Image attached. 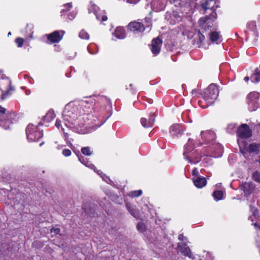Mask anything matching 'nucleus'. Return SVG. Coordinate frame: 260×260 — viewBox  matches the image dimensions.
I'll return each mask as SVG.
<instances>
[{"label": "nucleus", "instance_id": "40", "mask_svg": "<svg viewBox=\"0 0 260 260\" xmlns=\"http://www.w3.org/2000/svg\"><path fill=\"white\" fill-rule=\"evenodd\" d=\"M145 21L147 23V24L145 26V28L148 27L151 25V19L150 18L146 17L145 18Z\"/></svg>", "mask_w": 260, "mask_h": 260}, {"label": "nucleus", "instance_id": "11", "mask_svg": "<svg viewBox=\"0 0 260 260\" xmlns=\"http://www.w3.org/2000/svg\"><path fill=\"white\" fill-rule=\"evenodd\" d=\"M169 131L173 138H178L183 134L184 128L181 125L174 124L170 126Z\"/></svg>", "mask_w": 260, "mask_h": 260}, {"label": "nucleus", "instance_id": "31", "mask_svg": "<svg viewBox=\"0 0 260 260\" xmlns=\"http://www.w3.org/2000/svg\"><path fill=\"white\" fill-rule=\"evenodd\" d=\"M79 37L82 39L88 40L89 39V35L84 29H82L79 32Z\"/></svg>", "mask_w": 260, "mask_h": 260}, {"label": "nucleus", "instance_id": "46", "mask_svg": "<svg viewBox=\"0 0 260 260\" xmlns=\"http://www.w3.org/2000/svg\"><path fill=\"white\" fill-rule=\"evenodd\" d=\"M108 19V17L106 15H102V17L101 18V19L99 20V21L101 22H104L107 21Z\"/></svg>", "mask_w": 260, "mask_h": 260}, {"label": "nucleus", "instance_id": "19", "mask_svg": "<svg viewBox=\"0 0 260 260\" xmlns=\"http://www.w3.org/2000/svg\"><path fill=\"white\" fill-rule=\"evenodd\" d=\"M194 144L193 143V140L189 138L188 142L184 146V150L183 152V155L186 156V154L191 152L194 149Z\"/></svg>", "mask_w": 260, "mask_h": 260}, {"label": "nucleus", "instance_id": "55", "mask_svg": "<svg viewBox=\"0 0 260 260\" xmlns=\"http://www.w3.org/2000/svg\"><path fill=\"white\" fill-rule=\"evenodd\" d=\"M129 0H128V1H129Z\"/></svg>", "mask_w": 260, "mask_h": 260}, {"label": "nucleus", "instance_id": "45", "mask_svg": "<svg viewBox=\"0 0 260 260\" xmlns=\"http://www.w3.org/2000/svg\"><path fill=\"white\" fill-rule=\"evenodd\" d=\"M62 131L63 132V136H64V140L67 142H68L69 141L68 139L69 137V135L68 133L64 132V128H62Z\"/></svg>", "mask_w": 260, "mask_h": 260}, {"label": "nucleus", "instance_id": "28", "mask_svg": "<svg viewBox=\"0 0 260 260\" xmlns=\"http://www.w3.org/2000/svg\"><path fill=\"white\" fill-rule=\"evenodd\" d=\"M127 208L131 214L137 219L140 217V215L137 210L132 207L126 205Z\"/></svg>", "mask_w": 260, "mask_h": 260}, {"label": "nucleus", "instance_id": "14", "mask_svg": "<svg viewBox=\"0 0 260 260\" xmlns=\"http://www.w3.org/2000/svg\"><path fill=\"white\" fill-rule=\"evenodd\" d=\"M189 155L186 154L185 157L186 159L191 164L199 163L202 158V155L197 151L195 150L190 153Z\"/></svg>", "mask_w": 260, "mask_h": 260}, {"label": "nucleus", "instance_id": "2", "mask_svg": "<svg viewBox=\"0 0 260 260\" xmlns=\"http://www.w3.org/2000/svg\"><path fill=\"white\" fill-rule=\"evenodd\" d=\"M219 94V89L216 84H210L203 93V100L198 101L200 107L205 109L213 104L216 100Z\"/></svg>", "mask_w": 260, "mask_h": 260}, {"label": "nucleus", "instance_id": "39", "mask_svg": "<svg viewBox=\"0 0 260 260\" xmlns=\"http://www.w3.org/2000/svg\"><path fill=\"white\" fill-rule=\"evenodd\" d=\"M46 116L48 118H50L51 119H54L55 118V114L53 111H49L47 114Z\"/></svg>", "mask_w": 260, "mask_h": 260}, {"label": "nucleus", "instance_id": "30", "mask_svg": "<svg viewBox=\"0 0 260 260\" xmlns=\"http://www.w3.org/2000/svg\"><path fill=\"white\" fill-rule=\"evenodd\" d=\"M142 194V191L141 190H138L131 191L128 196L132 198H137L141 196Z\"/></svg>", "mask_w": 260, "mask_h": 260}, {"label": "nucleus", "instance_id": "12", "mask_svg": "<svg viewBox=\"0 0 260 260\" xmlns=\"http://www.w3.org/2000/svg\"><path fill=\"white\" fill-rule=\"evenodd\" d=\"M127 28L131 31L136 32L137 33H142L145 29L144 25L142 23L138 21L130 22L127 25Z\"/></svg>", "mask_w": 260, "mask_h": 260}, {"label": "nucleus", "instance_id": "16", "mask_svg": "<svg viewBox=\"0 0 260 260\" xmlns=\"http://www.w3.org/2000/svg\"><path fill=\"white\" fill-rule=\"evenodd\" d=\"M202 139L204 143H209L215 139V134L212 131L202 132L201 133Z\"/></svg>", "mask_w": 260, "mask_h": 260}, {"label": "nucleus", "instance_id": "36", "mask_svg": "<svg viewBox=\"0 0 260 260\" xmlns=\"http://www.w3.org/2000/svg\"><path fill=\"white\" fill-rule=\"evenodd\" d=\"M137 229L139 231H140L141 232H143L145 231V230L146 229V226H145V225L143 223L139 222L137 225Z\"/></svg>", "mask_w": 260, "mask_h": 260}, {"label": "nucleus", "instance_id": "38", "mask_svg": "<svg viewBox=\"0 0 260 260\" xmlns=\"http://www.w3.org/2000/svg\"><path fill=\"white\" fill-rule=\"evenodd\" d=\"M192 95L195 96H199L200 95H201L202 94L199 91V90L197 89H193L192 90L191 92Z\"/></svg>", "mask_w": 260, "mask_h": 260}, {"label": "nucleus", "instance_id": "10", "mask_svg": "<svg viewBox=\"0 0 260 260\" xmlns=\"http://www.w3.org/2000/svg\"><path fill=\"white\" fill-rule=\"evenodd\" d=\"M220 0H206L201 4V7L205 12L210 10L212 12H216V9L220 7Z\"/></svg>", "mask_w": 260, "mask_h": 260}, {"label": "nucleus", "instance_id": "32", "mask_svg": "<svg viewBox=\"0 0 260 260\" xmlns=\"http://www.w3.org/2000/svg\"><path fill=\"white\" fill-rule=\"evenodd\" d=\"M252 177L255 182L260 183V172L257 171H255L253 173Z\"/></svg>", "mask_w": 260, "mask_h": 260}, {"label": "nucleus", "instance_id": "26", "mask_svg": "<svg viewBox=\"0 0 260 260\" xmlns=\"http://www.w3.org/2000/svg\"><path fill=\"white\" fill-rule=\"evenodd\" d=\"M213 196L216 201L221 200L223 196V191L219 190H215L213 193Z\"/></svg>", "mask_w": 260, "mask_h": 260}, {"label": "nucleus", "instance_id": "42", "mask_svg": "<svg viewBox=\"0 0 260 260\" xmlns=\"http://www.w3.org/2000/svg\"><path fill=\"white\" fill-rule=\"evenodd\" d=\"M192 175L197 177H199V172L197 168H194L192 171Z\"/></svg>", "mask_w": 260, "mask_h": 260}, {"label": "nucleus", "instance_id": "44", "mask_svg": "<svg viewBox=\"0 0 260 260\" xmlns=\"http://www.w3.org/2000/svg\"><path fill=\"white\" fill-rule=\"evenodd\" d=\"M250 209L253 212V215L254 216H256V213L257 212V210L256 209H255L254 207H253L252 205H250Z\"/></svg>", "mask_w": 260, "mask_h": 260}, {"label": "nucleus", "instance_id": "15", "mask_svg": "<svg viewBox=\"0 0 260 260\" xmlns=\"http://www.w3.org/2000/svg\"><path fill=\"white\" fill-rule=\"evenodd\" d=\"M155 119L154 113L150 114L148 119L145 118H141L140 122L142 126L145 128H149L153 126Z\"/></svg>", "mask_w": 260, "mask_h": 260}, {"label": "nucleus", "instance_id": "24", "mask_svg": "<svg viewBox=\"0 0 260 260\" xmlns=\"http://www.w3.org/2000/svg\"><path fill=\"white\" fill-rule=\"evenodd\" d=\"M93 9L94 10V13L95 14L96 16V19L99 20L101 19V18L102 17V15H104L103 13H98L96 12V10L99 9V7L95 5H91L90 7H89L88 10L89 12L90 13L91 11V9Z\"/></svg>", "mask_w": 260, "mask_h": 260}, {"label": "nucleus", "instance_id": "21", "mask_svg": "<svg viewBox=\"0 0 260 260\" xmlns=\"http://www.w3.org/2000/svg\"><path fill=\"white\" fill-rule=\"evenodd\" d=\"M241 189L243 191L245 194H249L252 192V188L249 183L245 182H243L241 185Z\"/></svg>", "mask_w": 260, "mask_h": 260}, {"label": "nucleus", "instance_id": "4", "mask_svg": "<svg viewBox=\"0 0 260 260\" xmlns=\"http://www.w3.org/2000/svg\"><path fill=\"white\" fill-rule=\"evenodd\" d=\"M217 17V15L216 12H211L208 15L201 17L198 20L199 29L201 30V31L206 32L210 30L213 26L214 21Z\"/></svg>", "mask_w": 260, "mask_h": 260}, {"label": "nucleus", "instance_id": "20", "mask_svg": "<svg viewBox=\"0 0 260 260\" xmlns=\"http://www.w3.org/2000/svg\"><path fill=\"white\" fill-rule=\"evenodd\" d=\"M114 36L119 39H123L125 38L126 34L124 28L121 26L117 27L114 32Z\"/></svg>", "mask_w": 260, "mask_h": 260}, {"label": "nucleus", "instance_id": "47", "mask_svg": "<svg viewBox=\"0 0 260 260\" xmlns=\"http://www.w3.org/2000/svg\"><path fill=\"white\" fill-rule=\"evenodd\" d=\"M55 126L59 128L61 126V121L59 119H56L55 122Z\"/></svg>", "mask_w": 260, "mask_h": 260}, {"label": "nucleus", "instance_id": "5", "mask_svg": "<svg viewBox=\"0 0 260 260\" xmlns=\"http://www.w3.org/2000/svg\"><path fill=\"white\" fill-rule=\"evenodd\" d=\"M26 134L29 142L38 141L43 137V133L40 131L38 126L29 124L26 128Z\"/></svg>", "mask_w": 260, "mask_h": 260}, {"label": "nucleus", "instance_id": "43", "mask_svg": "<svg viewBox=\"0 0 260 260\" xmlns=\"http://www.w3.org/2000/svg\"><path fill=\"white\" fill-rule=\"evenodd\" d=\"M50 232L51 233H54L55 234H59L60 229L59 228H52L50 230Z\"/></svg>", "mask_w": 260, "mask_h": 260}, {"label": "nucleus", "instance_id": "37", "mask_svg": "<svg viewBox=\"0 0 260 260\" xmlns=\"http://www.w3.org/2000/svg\"><path fill=\"white\" fill-rule=\"evenodd\" d=\"M71 153V151L69 149H64L62 150V154L66 157L70 156Z\"/></svg>", "mask_w": 260, "mask_h": 260}, {"label": "nucleus", "instance_id": "34", "mask_svg": "<svg viewBox=\"0 0 260 260\" xmlns=\"http://www.w3.org/2000/svg\"><path fill=\"white\" fill-rule=\"evenodd\" d=\"M24 39L21 37H18L15 40V43L17 44V47L19 48L22 47L24 44Z\"/></svg>", "mask_w": 260, "mask_h": 260}, {"label": "nucleus", "instance_id": "1", "mask_svg": "<svg viewBox=\"0 0 260 260\" xmlns=\"http://www.w3.org/2000/svg\"><path fill=\"white\" fill-rule=\"evenodd\" d=\"M105 99L102 96L89 97L86 100L83 101L80 104L81 108L84 111V114L89 115L92 113L101 114L105 113L106 106L101 103Z\"/></svg>", "mask_w": 260, "mask_h": 260}, {"label": "nucleus", "instance_id": "8", "mask_svg": "<svg viewBox=\"0 0 260 260\" xmlns=\"http://www.w3.org/2000/svg\"><path fill=\"white\" fill-rule=\"evenodd\" d=\"M65 31L62 30H55L52 32L46 35L47 43L49 44L57 43L59 42L63 38Z\"/></svg>", "mask_w": 260, "mask_h": 260}, {"label": "nucleus", "instance_id": "35", "mask_svg": "<svg viewBox=\"0 0 260 260\" xmlns=\"http://www.w3.org/2000/svg\"><path fill=\"white\" fill-rule=\"evenodd\" d=\"M81 152L85 155L89 156L91 154L90 148L88 147H83L81 149Z\"/></svg>", "mask_w": 260, "mask_h": 260}, {"label": "nucleus", "instance_id": "41", "mask_svg": "<svg viewBox=\"0 0 260 260\" xmlns=\"http://www.w3.org/2000/svg\"><path fill=\"white\" fill-rule=\"evenodd\" d=\"M248 26L253 30L256 29V24L254 22H251L248 24Z\"/></svg>", "mask_w": 260, "mask_h": 260}, {"label": "nucleus", "instance_id": "52", "mask_svg": "<svg viewBox=\"0 0 260 260\" xmlns=\"http://www.w3.org/2000/svg\"><path fill=\"white\" fill-rule=\"evenodd\" d=\"M11 35V32L10 31V32L8 33V36Z\"/></svg>", "mask_w": 260, "mask_h": 260}, {"label": "nucleus", "instance_id": "23", "mask_svg": "<svg viewBox=\"0 0 260 260\" xmlns=\"http://www.w3.org/2000/svg\"><path fill=\"white\" fill-rule=\"evenodd\" d=\"M260 147V144L257 143L250 144L248 147V151L250 153H255L258 154L259 152V149Z\"/></svg>", "mask_w": 260, "mask_h": 260}, {"label": "nucleus", "instance_id": "33", "mask_svg": "<svg viewBox=\"0 0 260 260\" xmlns=\"http://www.w3.org/2000/svg\"><path fill=\"white\" fill-rule=\"evenodd\" d=\"M203 33L204 32H203V31H201L200 29H199L198 32V35L199 38L198 42V43H200L201 44L203 43L205 40V37L203 34Z\"/></svg>", "mask_w": 260, "mask_h": 260}, {"label": "nucleus", "instance_id": "29", "mask_svg": "<svg viewBox=\"0 0 260 260\" xmlns=\"http://www.w3.org/2000/svg\"><path fill=\"white\" fill-rule=\"evenodd\" d=\"M64 8H63L60 12L61 15H63L65 13H67L70 11L72 7V3H67L63 6Z\"/></svg>", "mask_w": 260, "mask_h": 260}, {"label": "nucleus", "instance_id": "54", "mask_svg": "<svg viewBox=\"0 0 260 260\" xmlns=\"http://www.w3.org/2000/svg\"><path fill=\"white\" fill-rule=\"evenodd\" d=\"M205 104H206V103H204H204H202V104H203V105H205Z\"/></svg>", "mask_w": 260, "mask_h": 260}, {"label": "nucleus", "instance_id": "22", "mask_svg": "<svg viewBox=\"0 0 260 260\" xmlns=\"http://www.w3.org/2000/svg\"><path fill=\"white\" fill-rule=\"evenodd\" d=\"M250 80L253 83H258L260 82V70L256 68L250 76Z\"/></svg>", "mask_w": 260, "mask_h": 260}, {"label": "nucleus", "instance_id": "25", "mask_svg": "<svg viewBox=\"0 0 260 260\" xmlns=\"http://www.w3.org/2000/svg\"><path fill=\"white\" fill-rule=\"evenodd\" d=\"M209 37L212 42H215L219 39V33L215 31H211L209 34Z\"/></svg>", "mask_w": 260, "mask_h": 260}, {"label": "nucleus", "instance_id": "13", "mask_svg": "<svg viewBox=\"0 0 260 260\" xmlns=\"http://www.w3.org/2000/svg\"><path fill=\"white\" fill-rule=\"evenodd\" d=\"M162 43V41L159 37H157L152 40L150 49L153 54L156 55L160 52Z\"/></svg>", "mask_w": 260, "mask_h": 260}, {"label": "nucleus", "instance_id": "18", "mask_svg": "<svg viewBox=\"0 0 260 260\" xmlns=\"http://www.w3.org/2000/svg\"><path fill=\"white\" fill-rule=\"evenodd\" d=\"M194 185L199 188H203L207 184V180L206 178L202 176L195 177L192 178Z\"/></svg>", "mask_w": 260, "mask_h": 260}, {"label": "nucleus", "instance_id": "6", "mask_svg": "<svg viewBox=\"0 0 260 260\" xmlns=\"http://www.w3.org/2000/svg\"><path fill=\"white\" fill-rule=\"evenodd\" d=\"M259 93L257 91L250 92L246 97L247 104L251 111H255L259 106Z\"/></svg>", "mask_w": 260, "mask_h": 260}, {"label": "nucleus", "instance_id": "49", "mask_svg": "<svg viewBox=\"0 0 260 260\" xmlns=\"http://www.w3.org/2000/svg\"><path fill=\"white\" fill-rule=\"evenodd\" d=\"M250 79V77H248V76H246L244 78V80L247 83L248 82L249 80Z\"/></svg>", "mask_w": 260, "mask_h": 260}, {"label": "nucleus", "instance_id": "7", "mask_svg": "<svg viewBox=\"0 0 260 260\" xmlns=\"http://www.w3.org/2000/svg\"><path fill=\"white\" fill-rule=\"evenodd\" d=\"M76 107L66 108L63 113L64 120L69 123H73L74 121L78 118V112Z\"/></svg>", "mask_w": 260, "mask_h": 260}, {"label": "nucleus", "instance_id": "17", "mask_svg": "<svg viewBox=\"0 0 260 260\" xmlns=\"http://www.w3.org/2000/svg\"><path fill=\"white\" fill-rule=\"evenodd\" d=\"M178 248L180 252L184 256L191 257V252L188 246L185 243H178Z\"/></svg>", "mask_w": 260, "mask_h": 260}, {"label": "nucleus", "instance_id": "27", "mask_svg": "<svg viewBox=\"0 0 260 260\" xmlns=\"http://www.w3.org/2000/svg\"><path fill=\"white\" fill-rule=\"evenodd\" d=\"M6 84L9 88L7 89L4 93L2 94V98L4 99L7 98L11 90H13L14 88L11 86V82L9 81H6Z\"/></svg>", "mask_w": 260, "mask_h": 260}, {"label": "nucleus", "instance_id": "48", "mask_svg": "<svg viewBox=\"0 0 260 260\" xmlns=\"http://www.w3.org/2000/svg\"><path fill=\"white\" fill-rule=\"evenodd\" d=\"M184 237L183 235V234H180L178 236V239L180 241H183L184 240Z\"/></svg>", "mask_w": 260, "mask_h": 260}, {"label": "nucleus", "instance_id": "3", "mask_svg": "<svg viewBox=\"0 0 260 260\" xmlns=\"http://www.w3.org/2000/svg\"><path fill=\"white\" fill-rule=\"evenodd\" d=\"M18 121L15 112L11 111L6 113V109L0 106V126L5 129H11Z\"/></svg>", "mask_w": 260, "mask_h": 260}, {"label": "nucleus", "instance_id": "50", "mask_svg": "<svg viewBox=\"0 0 260 260\" xmlns=\"http://www.w3.org/2000/svg\"><path fill=\"white\" fill-rule=\"evenodd\" d=\"M75 16L74 14H72V13H70L69 15V18L70 20H72L74 18Z\"/></svg>", "mask_w": 260, "mask_h": 260}, {"label": "nucleus", "instance_id": "9", "mask_svg": "<svg viewBox=\"0 0 260 260\" xmlns=\"http://www.w3.org/2000/svg\"><path fill=\"white\" fill-rule=\"evenodd\" d=\"M237 137L242 139H247L252 136V131L248 124L244 123L240 125L237 128Z\"/></svg>", "mask_w": 260, "mask_h": 260}, {"label": "nucleus", "instance_id": "53", "mask_svg": "<svg viewBox=\"0 0 260 260\" xmlns=\"http://www.w3.org/2000/svg\"><path fill=\"white\" fill-rule=\"evenodd\" d=\"M258 158H259L258 161H259V162L260 163V155L259 156Z\"/></svg>", "mask_w": 260, "mask_h": 260}, {"label": "nucleus", "instance_id": "51", "mask_svg": "<svg viewBox=\"0 0 260 260\" xmlns=\"http://www.w3.org/2000/svg\"><path fill=\"white\" fill-rule=\"evenodd\" d=\"M43 143H44L43 142H42V143H40V146H41L43 145Z\"/></svg>", "mask_w": 260, "mask_h": 260}]
</instances>
